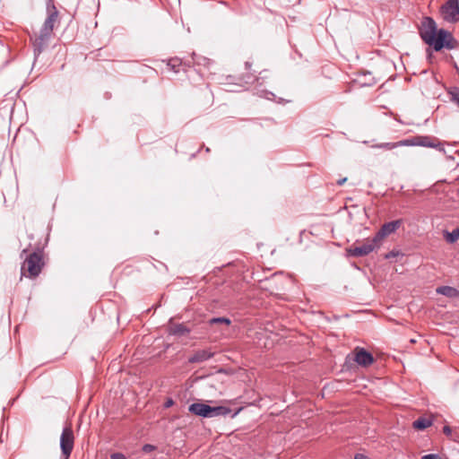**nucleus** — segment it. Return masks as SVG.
<instances>
[{
	"label": "nucleus",
	"instance_id": "21",
	"mask_svg": "<svg viewBox=\"0 0 459 459\" xmlns=\"http://www.w3.org/2000/svg\"><path fill=\"white\" fill-rule=\"evenodd\" d=\"M156 449V446H153V445H151V444H146L143 446L142 450L146 453V454H149L152 451H154Z\"/></svg>",
	"mask_w": 459,
	"mask_h": 459
},
{
	"label": "nucleus",
	"instance_id": "30",
	"mask_svg": "<svg viewBox=\"0 0 459 459\" xmlns=\"http://www.w3.org/2000/svg\"><path fill=\"white\" fill-rule=\"evenodd\" d=\"M442 430L444 431H448V430H451L450 427L448 425H445L443 428H442Z\"/></svg>",
	"mask_w": 459,
	"mask_h": 459
},
{
	"label": "nucleus",
	"instance_id": "6",
	"mask_svg": "<svg viewBox=\"0 0 459 459\" xmlns=\"http://www.w3.org/2000/svg\"><path fill=\"white\" fill-rule=\"evenodd\" d=\"M441 13L445 21L456 22L459 21V1L447 0L441 7Z\"/></svg>",
	"mask_w": 459,
	"mask_h": 459
},
{
	"label": "nucleus",
	"instance_id": "12",
	"mask_svg": "<svg viewBox=\"0 0 459 459\" xmlns=\"http://www.w3.org/2000/svg\"><path fill=\"white\" fill-rule=\"evenodd\" d=\"M433 416L420 417L412 422V427L418 429H425L433 426Z\"/></svg>",
	"mask_w": 459,
	"mask_h": 459
},
{
	"label": "nucleus",
	"instance_id": "17",
	"mask_svg": "<svg viewBox=\"0 0 459 459\" xmlns=\"http://www.w3.org/2000/svg\"><path fill=\"white\" fill-rule=\"evenodd\" d=\"M167 65L174 73H179L180 67L183 65V63L181 59L175 57L169 59Z\"/></svg>",
	"mask_w": 459,
	"mask_h": 459
},
{
	"label": "nucleus",
	"instance_id": "19",
	"mask_svg": "<svg viewBox=\"0 0 459 459\" xmlns=\"http://www.w3.org/2000/svg\"><path fill=\"white\" fill-rule=\"evenodd\" d=\"M230 323H231L230 319H229L227 317H213L209 320V324L211 325H215V324H224L228 326L230 325Z\"/></svg>",
	"mask_w": 459,
	"mask_h": 459
},
{
	"label": "nucleus",
	"instance_id": "31",
	"mask_svg": "<svg viewBox=\"0 0 459 459\" xmlns=\"http://www.w3.org/2000/svg\"><path fill=\"white\" fill-rule=\"evenodd\" d=\"M241 411V408H239L237 411H235L232 415H231V418H234L236 417V415Z\"/></svg>",
	"mask_w": 459,
	"mask_h": 459
},
{
	"label": "nucleus",
	"instance_id": "33",
	"mask_svg": "<svg viewBox=\"0 0 459 459\" xmlns=\"http://www.w3.org/2000/svg\"><path fill=\"white\" fill-rule=\"evenodd\" d=\"M246 67L248 68L250 66V64L248 62H246Z\"/></svg>",
	"mask_w": 459,
	"mask_h": 459
},
{
	"label": "nucleus",
	"instance_id": "11",
	"mask_svg": "<svg viewBox=\"0 0 459 459\" xmlns=\"http://www.w3.org/2000/svg\"><path fill=\"white\" fill-rule=\"evenodd\" d=\"M190 333V329L187 328L184 324L169 323V333L177 336H183Z\"/></svg>",
	"mask_w": 459,
	"mask_h": 459
},
{
	"label": "nucleus",
	"instance_id": "36",
	"mask_svg": "<svg viewBox=\"0 0 459 459\" xmlns=\"http://www.w3.org/2000/svg\"><path fill=\"white\" fill-rule=\"evenodd\" d=\"M26 252H27V251H26V249L22 250V255L23 254H26Z\"/></svg>",
	"mask_w": 459,
	"mask_h": 459
},
{
	"label": "nucleus",
	"instance_id": "24",
	"mask_svg": "<svg viewBox=\"0 0 459 459\" xmlns=\"http://www.w3.org/2000/svg\"><path fill=\"white\" fill-rule=\"evenodd\" d=\"M174 400L170 397L167 398L165 403H164V408L168 409V408H170L171 406L174 405Z\"/></svg>",
	"mask_w": 459,
	"mask_h": 459
},
{
	"label": "nucleus",
	"instance_id": "29",
	"mask_svg": "<svg viewBox=\"0 0 459 459\" xmlns=\"http://www.w3.org/2000/svg\"><path fill=\"white\" fill-rule=\"evenodd\" d=\"M346 180H347V178H342V179H339V180L337 181V185H338V186H342Z\"/></svg>",
	"mask_w": 459,
	"mask_h": 459
},
{
	"label": "nucleus",
	"instance_id": "26",
	"mask_svg": "<svg viewBox=\"0 0 459 459\" xmlns=\"http://www.w3.org/2000/svg\"><path fill=\"white\" fill-rule=\"evenodd\" d=\"M421 459H441V457L436 454H429V455H423L421 457Z\"/></svg>",
	"mask_w": 459,
	"mask_h": 459
},
{
	"label": "nucleus",
	"instance_id": "9",
	"mask_svg": "<svg viewBox=\"0 0 459 459\" xmlns=\"http://www.w3.org/2000/svg\"><path fill=\"white\" fill-rule=\"evenodd\" d=\"M355 361L362 367H368L374 362V358L371 353L361 348L355 354Z\"/></svg>",
	"mask_w": 459,
	"mask_h": 459
},
{
	"label": "nucleus",
	"instance_id": "20",
	"mask_svg": "<svg viewBox=\"0 0 459 459\" xmlns=\"http://www.w3.org/2000/svg\"><path fill=\"white\" fill-rule=\"evenodd\" d=\"M196 57V55L195 53H193L192 55V62L194 65H206L209 63V60L206 59L205 57H198L197 59L195 58Z\"/></svg>",
	"mask_w": 459,
	"mask_h": 459
},
{
	"label": "nucleus",
	"instance_id": "34",
	"mask_svg": "<svg viewBox=\"0 0 459 459\" xmlns=\"http://www.w3.org/2000/svg\"><path fill=\"white\" fill-rule=\"evenodd\" d=\"M3 441V432H1V435H0V442Z\"/></svg>",
	"mask_w": 459,
	"mask_h": 459
},
{
	"label": "nucleus",
	"instance_id": "7",
	"mask_svg": "<svg viewBox=\"0 0 459 459\" xmlns=\"http://www.w3.org/2000/svg\"><path fill=\"white\" fill-rule=\"evenodd\" d=\"M74 432H62L60 437V447L62 450L63 459H69L74 449Z\"/></svg>",
	"mask_w": 459,
	"mask_h": 459
},
{
	"label": "nucleus",
	"instance_id": "16",
	"mask_svg": "<svg viewBox=\"0 0 459 459\" xmlns=\"http://www.w3.org/2000/svg\"><path fill=\"white\" fill-rule=\"evenodd\" d=\"M444 238L447 243L453 244L457 239H459V227L455 229L453 231L449 232L447 230H445L444 233Z\"/></svg>",
	"mask_w": 459,
	"mask_h": 459
},
{
	"label": "nucleus",
	"instance_id": "35",
	"mask_svg": "<svg viewBox=\"0 0 459 459\" xmlns=\"http://www.w3.org/2000/svg\"><path fill=\"white\" fill-rule=\"evenodd\" d=\"M446 433L447 435H449V436H452V434H453L454 432L448 431V432H446Z\"/></svg>",
	"mask_w": 459,
	"mask_h": 459
},
{
	"label": "nucleus",
	"instance_id": "4",
	"mask_svg": "<svg viewBox=\"0 0 459 459\" xmlns=\"http://www.w3.org/2000/svg\"><path fill=\"white\" fill-rule=\"evenodd\" d=\"M188 410L191 413L204 418L227 416L231 412V410L226 406H210L204 403H192Z\"/></svg>",
	"mask_w": 459,
	"mask_h": 459
},
{
	"label": "nucleus",
	"instance_id": "28",
	"mask_svg": "<svg viewBox=\"0 0 459 459\" xmlns=\"http://www.w3.org/2000/svg\"><path fill=\"white\" fill-rule=\"evenodd\" d=\"M354 459H369V457L364 454H356Z\"/></svg>",
	"mask_w": 459,
	"mask_h": 459
},
{
	"label": "nucleus",
	"instance_id": "8",
	"mask_svg": "<svg viewBox=\"0 0 459 459\" xmlns=\"http://www.w3.org/2000/svg\"><path fill=\"white\" fill-rule=\"evenodd\" d=\"M402 223V220H395L383 224L380 230L376 233V238L381 243L385 237L395 232L396 230L400 228Z\"/></svg>",
	"mask_w": 459,
	"mask_h": 459
},
{
	"label": "nucleus",
	"instance_id": "25",
	"mask_svg": "<svg viewBox=\"0 0 459 459\" xmlns=\"http://www.w3.org/2000/svg\"><path fill=\"white\" fill-rule=\"evenodd\" d=\"M84 421H88L87 419L85 417H80L79 418V424H78V427H77V430H80L82 428H87V426H83V423Z\"/></svg>",
	"mask_w": 459,
	"mask_h": 459
},
{
	"label": "nucleus",
	"instance_id": "5",
	"mask_svg": "<svg viewBox=\"0 0 459 459\" xmlns=\"http://www.w3.org/2000/svg\"><path fill=\"white\" fill-rule=\"evenodd\" d=\"M380 245L381 243L374 236L372 238L365 239L361 244H353L347 249V253L353 257H362L378 248Z\"/></svg>",
	"mask_w": 459,
	"mask_h": 459
},
{
	"label": "nucleus",
	"instance_id": "18",
	"mask_svg": "<svg viewBox=\"0 0 459 459\" xmlns=\"http://www.w3.org/2000/svg\"><path fill=\"white\" fill-rule=\"evenodd\" d=\"M447 93L450 97V100L455 103L459 108V88L458 87H451Z\"/></svg>",
	"mask_w": 459,
	"mask_h": 459
},
{
	"label": "nucleus",
	"instance_id": "27",
	"mask_svg": "<svg viewBox=\"0 0 459 459\" xmlns=\"http://www.w3.org/2000/svg\"><path fill=\"white\" fill-rule=\"evenodd\" d=\"M398 255H399V253H398V252H396V251H394V250H393V251H391V252H389V253L385 254V259H390V258H393V257L397 256Z\"/></svg>",
	"mask_w": 459,
	"mask_h": 459
},
{
	"label": "nucleus",
	"instance_id": "15",
	"mask_svg": "<svg viewBox=\"0 0 459 459\" xmlns=\"http://www.w3.org/2000/svg\"><path fill=\"white\" fill-rule=\"evenodd\" d=\"M410 145L431 147L434 146V143L432 142V139L429 136H419L416 137L414 141L410 140Z\"/></svg>",
	"mask_w": 459,
	"mask_h": 459
},
{
	"label": "nucleus",
	"instance_id": "32",
	"mask_svg": "<svg viewBox=\"0 0 459 459\" xmlns=\"http://www.w3.org/2000/svg\"><path fill=\"white\" fill-rule=\"evenodd\" d=\"M63 430L66 431V430H72V429H71V427L65 426V427H64Z\"/></svg>",
	"mask_w": 459,
	"mask_h": 459
},
{
	"label": "nucleus",
	"instance_id": "3",
	"mask_svg": "<svg viewBox=\"0 0 459 459\" xmlns=\"http://www.w3.org/2000/svg\"><path fill=\"white\" fill-rule=\"evenodd\" d=\"M45 265L44 255L41 250L30 253L24 258L21 266V275L30 279H36Z\"/></svg>",
	"mask_w": 459,
	"mask_h": 459
},
{
	"label": "nucleus",
	"instance_id": "14",
	"mask_svg": "<svg viewBox=\"0 0 459 459\" xmlns=\"http://www.w3.org/2000/svg\"><path fill=\"white\" fill-rule=\"evenodd\" d=\"M437 293L444 295L448 298L459 297V290L451 286H440L436 290Z\"/></svg>",
	"mask_w": 459,
	"mask_h": 459
},
{
	"label": "nucleus",
	"instance_id": "2",
	"mask_svg": "<svg viewBox=\"0 0 459 459\" xmlns=\"http://www.w3.org/2000/svg\"><path fill=\"white\" fill-rule=\"evenodd\" d=\"M59 13L53 3L47 4V17L38 32L30 36L35 56H39L48 46L55 26L59 22Z\"/></svg>",
	"mask_w": 459,
	"mask_h": 459
},
{
	"label": "nucleus",
	"instance_id": "23",
	"mask_svg": "<svg viewBox=\"0 0 459 459\" xmlns=\"http://www.w3.org/2000/svg\"><path fill=\"white\" fill-rule=\"evenodd\" d=\"M431 148H435L444 153L446 152L445 148H444V143H442L440 142H438L437 143H434V146H431Z\"/></svg>",
	"mask_w": 459,
	"mask_h": 459
},
{
	"label": "nucleus",
	"instance_id": "10",
	"mask_svg": "<svg viewBox=\"0 0 459 459\" xmlns=\"http://www.w3.org/2000/svg\"><path fill=\"white\" fill-rule=\"evenodd\" d=\"M214 352L211 350H199L196 351L191 357L188 358L189 363H200L212 358Z\"/></svg>",
	"mask_w": 459,
	"mask_h": 459
},
{
	"label": "nucleus",
	"instance_id": "1",
	"mask_svg": "<svg viewBox=\"0 0 459 459\" xmlns=\"http://www.w3.org/2000/svg\"><path fill=\"white\" fill-rule=\"evenodd\" d=\"M420 36L435 51H440L442 48L454 49L457 45L452 33L444 29L437 30V23L431 17L422 19Z\"/></svg>",
	"mask_w": 459,
	"mask_h": 459
},
{
	"label": "nucleus",
	"instance_id": "22",
	"mask_svg": "<svg viewBox=\"0 0 459 459\" xmlns=\"http://www.w3.org/2000/svg\"><path fill=\"white\" fill-rule=\"evenodd\" d=\"M111 459H126V455L122 453H113L110 455Z\"/></svg>",
	"mask_w": 459,
	"mask_h": 459
},
{
	"label": "nucleus",
	"instance_id": "13",
	"mask_svg": "<svg viewBox=\"0 0 459 459\" xmlns=\"http://www.w3.org/2000/svg\"><path fill=\"white\" fill-rule=\"evenodd\" d=\"M410 145V140H403L396 143H383L379 144L373 145V148L377 149H385V150H393L399 146H409Z\"/></svg>",
	"mask_w": 459,
	"mask_h": 459
}]
</instances>
